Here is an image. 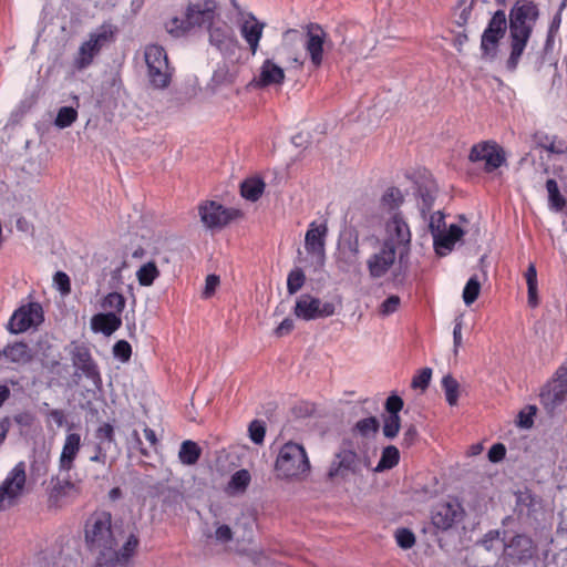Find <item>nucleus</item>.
Masks as SVG:
<instances>
[{
  "mask_svg": "<svg viewBox=\"0 0 567 567\" xmlns=\"http://www.w3.org/2000/svg\"><path fill=\"white\" fill-rule=\"evenodd\" d=\"M85 544L97 567H125L140 544L135 532L114 524L109 512H95L85 523Z\"/></svg>",
  "mask_w": 567,
  "mask_h": 567,
  "instance_id": "1",
  "label": "nucleus"
},
{
  "mask_svg": "<svg viewBox=\"0 0 567 567\" xmlns=\"http://www.w3.org/2000/svg\"><path fill=\"white\" fill-rule=\"evenodd\" d=\"M538 16L537 6L527 0H517L511 9L508 17L511 52L506 62L509 71L516 70Z\"/></svg>",
  "mask_w": 567,
  "mask_h": 567,
  "instance_id": "2",
  "label": "nucleus"
},
{
  "mask_svg": "<svg viewBox=\"0 0 567 567\" xmlns=\"http://www.w3.org/2000/svg\"><path fill=\"white\" fill-rule=\"evenodd\" d=\"M216 0H196L189 2L181 16L165 22V30L173 38H183L208 28L218 19Z\"/></svg>",
  "mask_w": 567,
  "mask_h": 567,
  "instance_id": "3",
  "label": "nucleus"
},
{
  "mask_svg": "<svg viewBox=\"0 0 567 567\" xmlns=\"http://www.w3.org/2000/svg\"><path fill=\"white\" fill-rule=\"evenodd\" d=\"M117 29L111 23H103L89 33L85 41L81 43L73 59V65L76 70L87 69L100 54V52L115 41Z\"/></svg>",
  "mask_w": 567,
  "mask_h": 567,
  "instance_id": "4",
  "label": "nucleus"
},
{
  "mask_svg": "<svg viewBox=\"0 0 567 567\" xmlns=\"http://www.w3.org/2000/svg\"><path fill=\"white\" fill-rule=\"evenodd\" d=\"M310 462L305 447L295 442L281 446L276 460L278 476L290 480H302L310 472Z\"/></svg>",
  "mask_w": 567,
  "mask_h": 567,
  "instance_id": "5",
  "label": "nucleus"
},
{
  "mask_svg": "<svg viewBox=\"0 0 567 567\" xmlns=\"http://www.w3.org/2000/svg\"><path fill=\"white\" fill-rule=\"evenodd\" d=\"M28 492L25 463L19 462L0 484V512L17 506Z\"/></svg>",
  "mask_w": 567,
  "mask_h": 567,
  "instance_id": "6",
  "label": "nucleus"
},
{
  "mask_svg": "<svg viewBox=\"0 0 567 567\" xmlns=\"http://www.w3.org/2000/svg\"><path fill=\"white\" fill-rule=\"evenodd\" d=\"M144 59L152 86L155 89L167 87L172 79V71L165 49L157 44H148L144 50Z\"/></svg>",
  "mask_w": 567,
  "mask_h": 567,
  "instance_id": "7",
  "label": "nucleus"
},
{
  "mask_svg": "<svg viewBox=\"0 0 567 567\" xmlns=\"http://www.w3.org/2000/svg\"><path fill=\"white\" fill-rule=\"evenodd\" d=\"M507 19L504 10H497L489 19L481 37V53L485 60H494L498 53L499 41L505 35Z\"/></svg>",
  "mask_w": 567,
  "mask_h": 567,
  "instance_id": "8",
  "label": "nucleus"
},
{
  "mask_svg": "<svg viewBox=\"0 0 567 567\" xmlns=\"http://www.w3.org/2000/svg\"><path fill=\"white\" fill-rule=\"evenodd\" d=\"M328 225L326 221H311L305 235V249L315 270H321L326 264V240Z\"/></svg>",
  "mask_w": 567,
  "mask_h": 567,
  "instance_id": "9",
  "label": "nucleus"
},
{
  "mask_svg": "<svg viewBox=\"0 0 567 567\" xmlns=\"http://www.w3.org/2000/svg\"><path fill=\"white\" fill-rule=\"evenodd\" d=\"M412 234L404 217L395 213L385 223L384 237L380 241L401 252V258L410 250Z\"/></svg>",
  "mask_w": 567,
  "mask_h": 567,
  "instance_id": "10",
  "label": "nucleus"
},
{
  "mask_svg": "<svg viewBox=\"0 0 567 567\" xmlns=\"http://www.w3.org/2000/svg\"><path fill=\"white\" fill-rule=\"evenodd\" d=\"M302 44L315 69L322 65L324 52L332 48L328 33L321 25L316 23H310L306 27Z\"/></svg>",
  "mask_w": 567,
  "mask_h": 567,
  "instance_id": "11",
  "label": "nucleus"
},
{
  "mask_svg": "<svg viewBox=\"0 0 567 567\" xmlns=\"http://www.w3.org/2000/svg\"><path fill=\"white\" fill-rule=\"evenodd\" d=\"M536 554L537 547L534 540L525 534H517L503 543V558L507 564L527 565Z\"/></svg>",
  "mask_w": 567,
  "mask_h": 567,
  "instance_id": "12",
  "label": "nucleus"
},
{
  "mask_svg": "<svg viewBox=\"0 0 567 567\" xmlns=\"http://www.w3.org/2000/svg\"><path fill=\"white\" fill-rule=\"evenodd\" d=\"M208 41L224 56L233 58L239 51V41L234 29L219 18L207 30Z\"/></svg>",
  "mask_w": 567,
  "mask_h": 567,
  "instance_id": "13",
  "label": "nucleus"
},
{
  "mask_svg": "<svg viewBox=\"0 0 567 567\" xmlns=\"http://www.w3.org/2000/svg\"><path fill=\"white\" fill-rule=\"evenodd\" d=\"M198 215L203 226L208 230L221 229L238 216V210L226 208L214 200H206L198 205Z\"/></svg>",
  "mask_w": 567,
  "mask_h": 567,
  "instance_id": "14",
  "label": "nucleus"
},
{
  "mask_svg": "<svg viewBox=\"0 0 567 567\" xmlns=\"http://www.w3.org/2000/svg\"><path fill=\"white\" fill-rule=\"evenodd\" d=\"M567 400V367L561 365L540 392V402L548 411L555 410Z\"/></svg>",
  "mask_w": 567,
  "mask_h": 567,
  "instance_id": "15",
  "label": "nucleus"
},
{
  "mask_svg": "<svg viewBox=\"0 0 567 567\" xmlns=\"http://www.w3.org/2000/svg\"><path fill=\"white\" fill-rule=\"evenodd\" d=\"M43 321V310L40 303L29 302L18 308L8 322L11 333H22L31 327H37Z\"/></svg>",
  "mask_w": 567,
  "mask_h": 567,
  "instance_id": "16",
  "label": "nucleus"
},
{
  "mask_svg": "<svg viewBox=\"0 0 567 567\" xmlns=\"http://www.w3.org/2000/svg\"><path fill=\"white\" fill-rule=\"evenodd\" d=\"M334 305L332 302H322L319 298L310 295H301L293 309L297 318L310 321L317 318L330 317L334 313Z\"/></svg>",
  "mask_w": 567,
  "mask_h": 567,
  "instance_id": "17",
  "label": "nucleus"
},
{
  "mask_svg": "<svg viewBox=\"0 0 567 567\" xmlns=\"http://www.w3.org/2000/svg\"><path fill=\"white\" fill-rule=\"evenodd\" d=\"M401 258V252L395 251L388 245L379 243V248L367 259V268L372 279H379L385 276L395 264L396 258Z\"/></svg>",
  "mask_w": 567,
  "mask_h": 567,
  "instance_id": "18",
  "label": "nucleus"
},
{
  "mask_svg": "<svg viewBox=\"0 0 567 567\" xmlns=\"http://www.w3.org/2000/svg\"><path fill=\"white\" fill-rule=\"evenodd\" d=\"M71 359L74 368L89 379L95 386L102 384V378L97 364L91 355L90 349L83 344H74L71 350Z\"/></svg>",
  "mask_w": 567,
  "mask_h": 567,
  "instance_id": "19",
  "label": "nucleus"
},
{
  "mask_svg": "<svg viewBox=\"0 0 567 567\" xmlns=\"http://www.w3.org/2000/svg\"><path fill=\"white\" fill-rule=\"evenodd\" d=\"M468 157L472 162H484V169L488 173L497 169L505 162L503 150L494 142L474 145Z\"/></svg>",
  "mask_w": 567,
  "mask_h": 567,
  "instance_id": "20",
  "label": "nucleus"
},
{
  "mask_svg": "<svg viewBox=\"0 0 567 567\" xmlns=\"http://www.w3.org/2000/svg\"><path fill=\"white\" fill-rule=\"evenodd\" d=\"M238 28L241 38L247 43L249 51L255 55L264 33L265 23L260 22L252 13H240Z\"/></svg>",
  "mask_w": 567,
  "mask_h": 567,
  "instance_id": "21",
  "label": "nucleus"
},
{
  "mask_svg": "<svg viewBox=\"0 0 567 567\" xmlns=\"http://www.w3.org/2000/svg\"><path fill=\"white\" fill-rule=\"evenodd\" d=\"M463 509L457 502L439 503L432 512L433 525L442 530L451 528L462 517Z\"/></svg>",
  "mask_w": 567,
  "mask_h": 567,
  "instance_id": "22",
  "label": "nucleus"
},
{
  "mask_svg": "<svg viewBox=\"0 0 567 567\" xmlns=\"http://www.w3.org/2000/svg\"><path fill=\"white\" fill-rule=\"evenodd\" d=\"M358 468V455L351 450H342L336 454L331 462L328 476L331 480L346 478L348 475L357 473Z\"/></svg>",
  "mask_w": 567,
  "mask_h": 567,
  "instance_id": "23",
  "label": "nucleus"
},
{
  "mask_svg": "<svg viewBox=\"0 0 567 567\" xmlns=\"http://www.w3.org/2000/svg\"><path fill=\"white\" fill-rule=\"evenodd\" d=\"M359 238L358 235L350 236L339 244L337 264L338 268L348 272L359 265Z\"/></svg>",
  "mask_w": 567,
  "mask_h": 567,
  "instance_id": "24",
  "label": "nucleus"
},
{
  "mask_svg": "<svg viewBox=\"0 0 567 567\" xmlns=\"http://www.w3.org/2000/svg\"><path fill=\"white\" fill-rule=\"evenodd\" d=\"M82 445L79 433H69L65 436L59 460L60 471L70 472L74 466V461Z\"/></svg>",
  "mask_w": 567,
  "mask_h": 567,
  "instance_id": "25",
  "label": "nucleus"
},
{
  "mask_svg": "<svg viewBox=\"0 0 567 567\" xmlns=\"http://www.w3.org/2000/svg\"><path fill=\"white\" fill-rule=\"evenodd\" d=\"M80 494L79 486L69 480L52 481L49 502L54 506H62L65 502Z\"/></svg>",
  "mask_w": 567,
  "mask_h": 567,
  "instance_id": "26",
  "label": "nucleus"
},
{
  "mask_svg": "<svg viewBox=\"0 0 567 567\" xmlns=\"http://www.w3.org/2000/svg\"><path fill=\"white\" fill-rule=\"evenodd\" d=\"M463 234L464 233L458 225L452 224L449 229L435 235L433 237L435 252L440 256H445L451 252L456 241L462 238Z\"/></svg>",
  "mask_w": 567,
  "mask_h": 567,
  "instance_id": "27",
  "label": "nucleus"
},
{
  "mask_svg": "<svg viewBox=\"0 0 567 567\" xmlns=\"http://www.w3.org/2000/svg\"><path fill=\"white\" fill-rule=\"evenodd\" d=\"M285 80V71L272 60L267 59L260 66L259 75L256 80L258 86L266 87L270 85H280Z\"/></svg>",
  "mask_w": 567,
  "mask_h": 567,
  "instance_id": "28",
  "label": "nucleus"
},
{
  "mask_svg": "<svg viewBox=\"0 0 567 567\" xmlns=\"http://www.w3.org/2000/svg\"><path fill=\"white\" fill-rule=\"evenodd\" d=\"M536 145L551 155H566L567 141L558 135L537 132L534 135Z\"/></svg>",
  "mask_w": 567,
  "mask_h": 567,
  "instance_id": "29",
  "label": "nucleus"
},
{
  "mask_svg": "<svg viewBox=\"0 0 567 567\" xmlns=\"http://www.w3.org/2000/svg\"><path fill=\"white\" fill-rule=\"evenodd\" d=\"M122 326V318L116 313H97L91 319V328L95 332L111 336Z\"/></svg>",
  "mask_w": 567,
  "mask_h": 567,
  "instance_id": "30",
  "label": "nucleus"
},
{
  "mask_svg": "<svg viewBox=\"0 0 567 567\" xmlns=\"http://www.w3.org/2000/svg\"><path fill=\"white\" fill-rule=\"evenodd\" d=\"M3 354L9 361L19 364H25L32 358L28 344L23 342H16L13 344H9L8 347L4 348Z\"/></svg>",
  "mask_w": 567,
  "mask_h": 567,
  "instance_id": "31",
  "label": "nucleus"
},
{
  "mask_svg": "<svg viewBox=\"0 0 567 567\" xmlns=\"http://www.w3.org/2000/svg\"><path fill=\"white\" fill-rule=\"evenodd\" d=\"M250 474L247 470H239L235 472L226 487V493L228 495H237L241 494L246 491L250 483Z\"/></svg>",
  "mask_w": 567,
  "mask_h": 567,
  "instance_id": "32",
  "label": "nucleus"
},
{
  "mask_svg": "<svg viewBox=\"0 0 567 567\" xmlns=\"http://www.w3.org/2000/svg\"><path fill=\"white\" fill-rule=\"evenodd\" d=\"M202 455V450L194 441L186 440L182 443L178 458L184 465H194L197 463Z\"/></svg>",
  "mask_w": 567,
  "mask_h": 567,
  "instance_id": "33",
  "label": "nucleus"
},
{
  "mask_svg": "<svg viewBox=\"0 0 567 567\" xmlns=\"http://www.w3.org/2000/svg\"><path fill=\"white\" fill-rule=\"evenodd\" d=\"M265 189V183L259 177H251L243 182L241 195L244 198L256 202L261 196Z\"/></svg>",
  "mask_w": 567,
  "mask_h": 567,
  "instance_id": "34",
  "label": "nucleus"
},
{
  "mask_svg": "<svg viewBox=\"0 0 567 567\" xmlns=\"http://www.w3.org/2000/svg\"><path fill=\"white\" fill-rule=\"evenodd\" d=\"M161 272L154 261L142 265L136 271V278L141 286L150 287L159 277Z\"/></svg>",
  "mask_w": 567,
  "mask_h": 567,
  "instance_id": "35",
  "label": "nucleus"
},
{
  "mask_svg": "<svg viewBox=\"0 0 567 567\" xmlns=\"http://www.w3.org/2000/svg\"><path fill=\"white\" fill-rule=\"evenodd\" d=\"M125 298L122 293L110 292L101 301V308L109 313H116L121 316L125 308Z\"/></svg>",
  "mask_w": 567,
  "mask_h": 567,
  "instance_id": "36",
  "label": "nucleus"
},
{
  "mask_svg": "<svg viewBox=\"0 0 567 567\" xmlns=\"http://www.w3.org/2000/svg\"><path fill=\"white\" fill-rule=\"evenodd\" d=\"M546 189L548 193L549 208L555 212H560L566 205V199L560 194L557 182L553 178L547 179Z\"/></svg>",
  "mask_w": 567,
  "mask_h": 567,
  "instance_id": "37",
  "label": "nucleus"
},
{
  "mask_svg": "<svg viewBox=\"0 0 567 567\" xmlns=\"http://www.w3.org/2000/svg\"><path fill=\"white\" fill-rule=\"evenodd\" d=\"M399 450L393 445L386 446L382 451L381 458L375 467V472H383L394 467L399 463Z\"/></svg>",
  "mask_w": 567,
  "mask_h": 567,
  "instance_id": "38",
  "label": "nucleus"
},
{
  "mask_svg": "<svg viewBox=\"0 0 567 567\" xmlns=\"http://www.w3.org/2000/svg\"><path fill=\"white\" fill-rule=\"evenodd\" d=\"M477 0H458L455 8V22L458 27H464L471 19L474 6Z\"/></svg>",
  "mask_w": 567,
  "mask_h": 567,
  "instance_id": "39",
  "label": "nucleus"
},
{
  "mask_svg": "<svg viewBox=\"0 0 567 567\" xmlns=\"http://www.w3.org/2000/svg\"><path fill=\"white\" fill-rule=\"evenodd\" d=\"M442 386L445 393V399L450 405H455L458 400V382L451 375H445L442 379Z\"/></svg>",
  "mask_w": 567,
  "mask_h": 567,
  "instance_id": "40",
  "label": "nucleus"
},
{
  "mask_svg": "<svg viewBox=\"0 0 567 567\" xmlns=\"http://www.w3.org/2000/svg\"><path fill=\"white\" fill-rule=\"evenodd\" d=\"M78 118V112L72 106H62L56 114L54 124L59 128L69 127Z\"/></svg>",
  "mask_w": 567,
  "mask_h": 567,
  "instance_id": "41",
  "label": "nucleus"
},
{
  "mask_svg": "<svg viewBox=\"0 0 567 567\" xmlns=\"http://www.w3.org/2000/svg\"><path fill=\"white\" fill-rule=\"evenodd\" d=\"M481 291V284L477 276H472L463 290V301L466 306H471L478 297Z\"/></svg>",
  "mask_w": 567,
  "mask_h": 567,
  "instance_id": "42",
  "label": "nucleus"
},
{
  "mask_svg": "<svg viewBox=\"0 0 567 567\" xmlns=\"http://www.w3.org/2000/svg\"><path fill=\"white\" fill-rule=\"evenodd\" d=\"M306 276L301 268H295L288 274L287 290L289 295H295L305 285Z\"/></svg>",
  "mask_w": 567,
  "mask_h": 567,
  "instance_id": "43",
  "label": "nucleus"
},
{
  "mask_svg": "<svg viewBox=\"0 0 567 567\" xmlns=\"http://www.w3.org/2000/svg\"><path fill=\"white\" fill-rule=\"evenodd\" d=\"M401 426V419L400 415L392 414V415H384L383 417V434L388 439H394Z\"/></svg>",
  "mask_w": 567,
  "mask_h": 567,
  "instance_id": "44",
  "label": "nucleus"
},
{
  "mask_svg": "<svg viewBox=\"0 0 567 567\" xmlns=\"http://www.w3.org/2000/svg\"><path fill=\"white\" fill-rule=\"evenodd\" d=\"M505 540L501 539L499 530H489L487 532L481 540V545L487 550H497L499 545L503 546Z\"/></svg>",
  "mask_w": 567,
  "mask_h": 567,
  "instance_id": "45",
  "label": "nucleus"
},
{
  "mask_svg": "<svg viewBox=\"0 0 567 567\" xmlns=\"http://www.w3.org/2000/svg\"><path fill=\"white\" fill-rule=\"evenodd\" d=\"M235 72L230 71L226 64L218 66L214 72L212 81L217 85L230 84L235 80Z\"/></svg>",
  "mask_w": 567,
  "mask_h": 567,
  "instance_id": "46",
  "label": "nucleus"
},
{
  "mask_svg": "<svg viewBox=\"0 0 567 567\" xmlns=\"http://www.w3.org/2000/svg\"><path fill=\"white\" fill-rule=\"evenodd\" d=\"M395 540L399 547L402 549H410L415 544L414 534L408 528H399L395 532Z\"/></svg>",
  "mask_w": 567,
  "mask_h": 567,
  "instance_id": "47",
  "label": "nucleus"
},
{
  "mask_svg": "<svg viewBox=\"0 0 567 567\" xmlns=\"http://www.w3.org/2000/svg\"><path fill=\"white\" fill-rule=\"evenodd\" d=\"M429 229L431 231L432 237L447 229L445 216L442 214V212H435L430 216Z\"/></svg>",
  "mask_w": 567,
  "mask_h": 567,
  "instance_id": "48",
  "label": "nucleus"
},
{
  "mask_svg": "<svg viewBox=\"0 0 567 567\" xmlns=\"http://www.w3.org/2000/svg\"><path fill=\"white\" fill-rule=\"evenodd\" d=\"M113 355L122 362H127L132 355V347L126 340H118L113 346Z\"/></svg>",
  "mask_w": 567,
  "mask_h": 567,
  "instance_id": "49",
  "label": "nucleus"
},
{
  "mask_svg": "<svg viewBox=\"0 0 567 567\" xmlns=\"http://www.w3.org/2000/svg\"><path fill=\"white\" fill-rule=\"evenodd\" d=\"M249 437L255 444H261L265 439V424L262 421L254 420L248 427Z\"/></svg>",
  "mask_w": 567,
  "mask_h": 567,
  "instance_id": "50",
  "label": "nucleus"
},
{
  "mask_svg": "<svg viewBox=\"0 0 567 567\" xmlns=\"http://www.w3.org/2000/svg\"><path fill=\"white\" fill-rule=\"evenodd\" d=\"M53 284L62 296H68L71 292L70 277L63 271H56L53 277Z\"/></svg>",
  "mask_w": 567,
  "mask_h": 567,
  "instance_id": "51",
  "label": "nucleus"
},
{
  "mask_svg": "<svg viewBox=\"0 0 567 567\" xmlns=\"http://www.w3.org/2000/svg\"><path fill=\"white\" fill-rule=\"evenodd\" d=\"M357 430L362 434L363 436H368L372 433H375L379 429V422L375 417H365L363 420H360L357 425Z\"/></svg>",
  "mask_w": 567,
  "mask_h": 567,
  "instance_id": "52",
  "label": "nucleus"
},
{
  "mask_svg": "<svg viewBox=\"0 0 567 567\" xmlns=\"http://www.w3.org/2000/svg\"><path fill=\"white\" fill-rule=\"evenodd\" d=\"M96 439L104 442L106 447L114 442V427L110 423H104L96 430Z\"/></svg>",
  "mask_w": 567,
  "mask_h": 567,
  "instance_id": "53",
  "label": "nucleus"
},
{
  "mask_svg": "<svg viewBox=\"0 0 567 567\" xmlns=\"http://www.w3.org/2000/svg\"><path fill=\"white\" fill-rule=\"evenodd\" d=\"M432 377V370L430 368L422 369L412 380V388L414 389H426Z\"/></svg>",
  "mask_w": 567,
  "mask_h": 567,
  "instance_id": "54",
  "label": "nucleus"
},
{
  "mask_svg": "<svg viewBox=\"0 0 567 567\" xmlns=\"http://www.w3.org/2000/svg\"><path fill=\"white\" fill-rule=\"evenodd\" d=\"M400 302L401 301L398 296H395V295L390 296L380 306L381 315L390 316V315L394 313L399 309Z\"/></svg>",
  "mask_w": 567,
  "mask_h": 567,
  "instance_id": "55",
  "label": "nucleus"
},
{
  "mask_svg": "<svg viewBox=\"0 0 567 567\" xmlns=\"http://www.w3.org/2000/svg\"><path fill=\"white\" fill-rule=\"evenodd\" d=\"M382 200L390 207H396L402 202L401 192L398 188H389L383 195Z\"/></svg>",
  "mask_w": 567,
  "mask_h": 567,
  "instance_id": "56",
  "label": "nucleus"
},
{
  "mask_svg": "<svg viewBox=\"0 0 567 567\" xmlns=\"http://www.w3.org/2000/svg\"><path fill=\"white\" fill-rule=\"evenodd\" d=\"M403 408V400L398 395H390L386 399L385 402V410L388 412V415L396 414L399 415V412Z\"/></svg>",
  "mask_w": 567,
  "mask_h": 567,
  "instance_id": "57",
  "label": "nucleus"
},
{
  "mask_svg": "<svg viewBox=\"0 0 567 567\" xmlns=\"http://www.w3.org/2000/svg\"><path fill=\"white\" fill-rule=\"evenodd\" d=\"M107 449L104 442H99L95 445V453L90 456V461L105 465L107 462Z\"/></svg>",
  "mask_w": 567,
  "mask_h": 567,
  "instance_id": "58",
  "label": "nucleus"
},
{
  "mask_svg": "<svg viewBox=\"0 0 567 567\" xmlns=\"http://www.w3.org/2000/svg\"><path fill=\"white\" fill-rule=\"evenodd\" d=\"M462 328H463V319L460 316L454 320V329H453V343H454V353L455 354H457L458 348L462 344Z\"/></svg>",
  "mask_w": 567,
  "mask_h": 567,
  "instance_id": "59",
  "label": "nucleus"
},
{
  "mask_svg": "<svg viewBox=\"0 0 567 567\" xmlns=\"http://www.w3.org/2000/svg\"><path fill=\"white\" fill-rule=\"evenodd\" d=\"M536 413V408L530 405L528 406V411H522L518 414V425L524 429H529L533 425V417Z\"/></svg>",
  "mask_w": 567,
  "mask_h": 567,
  "instance_id": "60",
  "label": "nucleus"
},
{
  "mask_svg": "<svg viewBox=\"0 0 567 567\" xmlns=\"http://www.w3.org/2000/svg\"><path fill=\"white\" fill-rule=\"evenodd\" d=\"M215 538L219 543H228L233 539V530L228 525H219L215 530Z\"/></svg>",
  "mask_w": 567,
  "mask_h": 567,
  "instance_id": "61",
  "label": "nucleus"
},
{
  "mask_svg": "<svg viewBox=\"0 0 567 567\" xmlns=\"http://www.w3.org/2000/svg\"><path fill=\"white\" fill-rule=\"evenodd\" d=\"M564 7H565V2L561 3L559 11L554 16V18L550 22L549 30H548V37H547V45L550 43L551 38L554 37V34L558 31V29L560 27L561 11H563Z\"/></svg>",
  "mask_w": 567,
  "mask_h": 567,
  "instance_id": "62",
  "label": "nucleus"
},
{
  "mask_svg": "<svg viewBox=\"0 0 567 567\" xmlns=\"http://www.w3.org/2000/svg\"><path fill=\"white\" fill-rule=\"evenodd\" d=\"M218 285H219V277L216 275H208L206 278V281H205V289H204L203 295L206 298L210 297L215 292Z\"/></svg>",
  "mask_w": 567,
  "mask_h": 567,
  "instance_id": "63",
  "label": "nucleus"
},
{
  "mask_svg": "<svg viewBox=\"0 0 567 567\" xmlns=\"http://www.w3.org/2000/svg\"><path fill=\"white\" fill-rule=\"evenodd\" d=\"M506 450L503 444H494L488 451V460L491 462H499L504 458Z\"/></svg>",
  "mask_w": 567,
  "mask_h": 567,
  "instance_id": "64",
  "label": "nucleus"
}]
</instances>
